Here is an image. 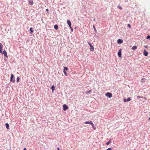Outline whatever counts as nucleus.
Returning <instances> with one entry per match:
<instances>
[{
    "label": "nucleus",
    "mask_w": 150,
    "mask_h": 150,
    "mask_svg": "<svg viewBox=\"0 0 150 150\" xmlns=\"http://www.w3.org/2000/svg\"><path fill=\"white\" fill-rule=\"evenodd\" d=\"M17 81L18 82H19V78L18 77H17Z\"/></svg>",
    "instance_id": "nucleus-24"
},
{
    "label": "nucleus",
    "mask_w": 150,
    "mask_h": 150,
    "mask_svg": "<svg viewBox=\"0 0 150 150\" xmlns=\"http://www.w3.org/2000/svg\"><path fill=\"white\" fill-rule=\"evenodd\" d=\"M68 70V68L66 67H64V71H67Z\"/></svg>",
    "instance_id": "nucleus-17"
},
{
    "label": "nucleus",
    "mask_w": 150,
    "mask_h": 150,
    "mask_svg": "<svg viewBox=\"0 0 150 150\" xmlns=\"http://www.w3.org/2000/svg\"><path fill=\"white\" fill-rule=\"evenodd\" d=\"M63 110L64 111H66L68 108L66 104H64L63 105Z\"/></svg>",
    "instance_id": "nucleus-5"
},
{
    "label": "nucleus",
    "mask_w": 150,
    "mask_h": 150,
    "mask_svg": "<svg viewBox=\"0 0 150 150\" xmlns=\"http://www.w3.org/2000/svg\"><path fill=\"white\" fill-rule=\"evenodd\" d=\"M148 120H150V117L149 118Z\"/></svg>",
    "instance_id": "nucleus-35"
},
{
    "label": "nucleus",
    "mask_w": 150,
    "mask_h": 150,
    "mask_svg": "<svg viewBox=\"0 0 150 150\" xmlns=\"http://www.w3.org/2000/svg\"><path fill=\"white\" fill-rule=\"evenodd\" d=\"M122 50V49H120L118 53V55L119 57H121V52Z\"/></svg>",
    "instance_id": "nucleus-4"
},
{
    "label": "nucleus",
    "mask_w": 150,
    "mask_h": 150,
    "mask_svg": "<svg viewBox=\"0 0 150 150\" xmlns=\"http://www.w3.org/2000/svg\"><path fill=\"white\" fill-rule=\"evenodd\" d=\"M3 45L1 43H0V52L1 53H2V50L3 48Z\"/></svg>",
    "instance_id": "nucleus-8"
},
{
    "label": "nucleus",
    "mask_w": 150,
    "mask_h": 150,
    "mask_svg": "<svg viewBox=\"0 0 150 150\" xmlns=\"http://www.w3.org/2000/svg\"><path fill=\"white\" fill-rule=\"evenodd\" d=\"M137 48V47L136 46H133L132 48V49L133 50H135Z\"/></svg>",
    "instance_id": "nucleus-16"
},
{
    "label": "nucleus",
    "mask_w": 150,
    "mask_h": 150,
    "mask_svg": "<svg viewBox=\"0 0 150 150\" xmlns=\"http://www.w3.org/2000/svg\"><path fill=\"white\" fill-rule=\"evenodd\" d=\"M67 24H68L69 26L70 27H71V24L70 21L69 20H68L67 21Z\"/></svg>",
    "instance_id": "nucleus-12"
},
{
    "label": "nucleus",
    "mask_w": 150,
    "mask_h": 150,
    "mask_svg": "<svg viewBox=\"0 0 150 150\" xmlns=\"http://www.w3.org/2000/svg\"><path fill=\"white\" fill-rule=\"evenodd\" d=\"M46 11H48V10H48V9H46Z\"/></svg>",
    "instance_id": "nucleus-33"
},
{
    "label": "nucleus",
    "mask_w": 150,
    "mask_h": 150,
    "mask_svg": "<svg viewBox=\"0 0 150 150\" xmlns=\"http://www.w3.org/2000/svg\"><path fill=\"white\" fill-rule=\"evenodd\" d=\"M63 72H64V74H65V75L66 76H67V73H66V71H63Z\"/></svg>",
    "instance_id": "nucleus-23"
},
{
    "label": "nucleus",
    "mask_w": 150,
    "mask_h": 150,
    "mask_svg": "<svg viewBox=\"0 0 150 150\" xmlns=\"http://www.w3.org/2000/svg\"><path fill=\"white\" fill-rule=\"evenodd\" d=\"M149 38H150V35H148L147 36V37H146V39H149Z\"/></svg>",
    "instance_id": "nucleus-26"
},
{
    "label": "nucleus",
    "mask_w": 150,
    "mask_h": 150,
    "mask_svg": "<svg viewBox=\"0 0 150 150\" xmlns=\"http://www.w3.org/2000/svg\"><path fill=\"white\" fill-rule=\"evenodd\" d=\"M57 150H59V148H57Z\"/></svg>",
    "instance_id": "nucleus-34"
},
{
    "label": "nucleus",
    "mask_w": 150,
    "mask_h": 150,
    "mask_svg": "<svg viewBox=\"0 0 150 150\" xmlns=\"http://www.w3.org/2000/svg\"><path fill=\"white\" fill-rule=\"evenodd\" d=\"M51 89L52 90V92H53L55 89V87L54 85H52V86Z\"/></svg>",
    "instance_id": "nucleus-14"
},
{
    "label": "nucleus",
    "mask_w": 150,
    "mask_h": 150,
    "mask_svg": "<svg viewBox=\"0 0 150 150\" xmlns=\"http://www.w3.org/2000/svg\"><path fill=\"white\" fill-rule=\"evenodd\" d=\"M127 26L129 27V28H131V26L129 24H128L127 25Z\"/></svg>",
    "instance_id": "nucleus-28"
},
{
    "label": "nucleus",
    "mask_w": 150,
    "mask_h": 150,
    "mask_svg": "<svg viewBox=\"0 0 150 150\" xmlns=\"http://www.w3.org/2000/svg\"><path fill=\"white\" fill-rule=\"evenodd\" d=\"M117 43L118 44H121L123 43V41L121 39H118L117 41Z\"/></svg>",
    "instance_id": "nucleus-9"
},
{
    "label": "nucleus",
    "mask_w": 150,
    "mask_h": 150,
    "mask_svg": "<svg viewBox=\"0 0 150 150\" xmlns=\"http://www.w3.org/2000/svg\"><path fill=\"white\" fill-rule=\"evenodd\" d=\"M30 34H31L33 32V30L32 28H30Z\"/></svg>",
    "instance_id": "nucleus-15"
},
{
    "label": "nucleus",
    "mask_w": 150,
    "mask_h": 150,
    "mask_svg": "<svg viewBox=\"0 0 150 150\" xmlns=\"http://www.w3.org/2000/svg\"><path fill=\"white\" fill-rule=\"evenodd\" d=\"M131 100V98L130 97H129L127 99V101L128 102Z\"/></svg>",
    "instance_id": "nucleus-21"
},
{
    "label": "nucleus",
    "mask_w": 150,
    "mask_h": 150,
    "mask_svg": "<svg viewBox=\"0 0 150 150\" xmlns=\"http://www.w3.org/2000/svg\"><path fill=\"white\" fill-rule=\"evenodd\" d=\"M112 149L110 148H109L108 149H107L106 150H111Z\"/></svg>",
    "instance_id": "nucleus-29"
},
{
    "label": "nucleus",
    "mask_w": 150,
    "mask_h": 150,
    "mask_svg": "<svg viewBox=\"0 0 150 150\" xmlns=\"http://www.w3.org/2000/svg\"><path fill=\"white\" fill-rule=\"evenodd\" d=\"M118 8L120 9H122V7L119 5L118 6Z\"/></svg>",
    "instance_id": "nucleus-22"
},
{
    "label": "nucleus",
    "mask_w": 150,
    "mask_h": 150,
    "mask_svg": "<svg viewBox=\"0 0 150 150\" xmlns=\"http://www.w3.org/2000/svg\"><path fill=\"white\" fill-rule=\"evenodd\" d=\"M54 28L56 30L58 29V27L57 25H54Z\"/></svg>",
    "instance_id": "nucleus-18"
},
{
    "label": "nucleus",
    "mask_w": 150,
    "mask_h": 150,
    "mask_svg": "<svg viewBox=\"0 0 150 150\" xmlns=\"http://www.w3.org/2000/svg\"><path fill=\"white\" fill-rule=\"evenodd\" d=\"M137 98H142V97H141V96H137Z\"/></svg>",
    "instance_id": "nucleus-32"
},
{
    "label": "nucleus",
    "mask_w": 150,
    "mask_h": 150,
    "mask_svg": "<svg viewBox=\"0 0 150 150\" xmlns=\"http://www.w3.org/2000/svg\"><path fill=\"white\" fill-rule=\"evenodd\" d=\"M127 101V100L126 99H124V102H126Z\"/></svg>",
    "instance_id": "nucleus-27"
},
{
    "label": "nucleus",
    "mask_w": 150,
    "mask_h": 150,
    "mask_svg": "<svg viewBox=\"0 0 150 150\" xmlns=\"http://www.w3.org/2000/svg\"><path fill=\"white\" fill-rule=\"evenodd\" d=\"M33 3L32 0H30L29 1V5H33Z\"/></svg>",
    "instance_id": "nucleus-11"
},
{
    "label": "nucleus",
    "mask_w": 150,
    "mask_h": 150,
    "mask_svg": "<svg viewBox=\"0 0 150 150\" xmlns=\"http://www.w3.org/2000/svg\"><path fill=\"white\" fill-rule=\"evenodd\" d=\"M3 53L4 54V56L6 57H8V56L7 53L6 52L5 50H4L3 51Z\"/></svg>",
    "instance_id": "nucleus-6"
},
{
    "label": "nucleus",
    "mask_w": 150,
    "mask_h": 150,
    "mask_svg": "<svg viewBox=\"0 0 150 150\" xmlns=\"http://www.w3.org/2000/svg\"><path fill=\"white\" fill-rule=\"evenodd\" d=\"M5 125L6 127V128L7 129H9V124L7 123H6L5 124Z\"/></svg>",
    "instance_id": "nucleus-13"
},
{
    "label": "nucleus",
    "mask_w": 150,
    "mask_h": 150,
    "mask_svg": "<svg viewBox=\"0 0 150 150\" xmlns=\"http://www.w3.org/2000/svg\"><path fill=\"white\" fill-rule=\"evenodd\" d=\"M92 125V127L94 128V130H95V128H94V125H93H93Z\"/></svg>",
    "instance_id": "nucleus-30"
},
{
    "label": "nucleus",
    "mask_w": 150,
    "mask_h": 150,
    "mask_svg": "<svg viewBox=\"0 0 150 150\" xmlns=\"http://www.w3.org/2000/svg\"><path fill=\"white\" fill-rule=\"evenodd\" d=\"M85 123L86 124H90L91 125H93V123L91 121H86L85 122Z\"/></svg>",
    "instance_id": "nucleus-7"
},
{
    "label": "nucleus",
    "mask_w": 150,
    "mask_h": 150,
    "mask_svg": "<svg viewBox=\"0 0 150 150\" xmlns=\"http://www.w3.org/2000/svg\"><path fill=\"white\" fill-rule=\"evenodd\" d=\"M111 143V141H108L106 143V144L107 145H108L109 144H110Z\"/></svg>",
    "instance_id": "nucleus-19"
},
{
    "label": "nucleus",
    "mask_w": 150,
    "mask_h": 150,
    "mask_svg": "<svg viewBox=\"0 0 150 150\" xmlns=\"http://www.w3.org/2000/svg\"><path fill=\"white\" fill-rule=\"evenodd\" d=\"M11 81L14 83L15 82V78L13 74H12L11 77Z\"/></svg>",
    "instance_id": "nucleus-1"
},
{
    "label": "nucleus",
    "mask_w": 150,
    "mask_h": 150,
    "mask_svg": "<svg viewBox=\"0 0 150 150\" xmlns=\"http://www.w3.org/2000/svg\"><path fill=\"white\" fill-rule=\"evenodd\" d=\"M88 44L89 45L90 47V50L92 51H93L94 50V48L91 45V43H90L89 42H88Z\"/></svg>",
    "instance_id": "nucleus-2"
},
{
    "label": "nucleus",
    "mask_w": 150,
    "mask_h": 150,
    "mask_svg": "<svg viewBox=\"0 0 150 150\" xmlns=\"http://www.w3.org/2000/svg\"><path fill=\"white\" fill-rule=\"evenodd\" d=\"M91 92V90H90L89 91H87L86 92V93L87 94H88V93H89L90 92Z\"/></svg>",
    "instance_id": "nucleus-20"
},
{
    "label": "nucleus",
    "mask_w": 150,
    "mask_h": 150,
    "mask_svg": "<svg viewBox=\"0 0 150 150\" xmlns=\"http://www.w3.org/2000/svg\"><path fill=\"white\" fill-rule=\"evenodd\" d=\"M145 79V78H142L141 80V81L142 83H143V80L144 79Z\"/></svg>",
    "instance_id": "nucleus-25"
},
{
    "label": "nucleus",
    "mask_w": 150,
    "mask_h": 150,
    "mask_svg": "<svg viewBox=\"0 0 150 150\" xmlns=\"http://www.w3.org/2000/svg\"><path fill=\"white\" fill-rule=\"evenodd\" d=\"M71 29V30L72 31H73V28H71V27H70Z\"/></svg>",
    "instance_id": "nucleus-31"
},
{
    "label": "nucleus",
    "mask_w": 150,
    "mask_h": 150,
    "mask_svg": "<svg viewBox=\"0 0 150 150\" xmlns=\"http://www.w3.org/2000/svg\"><path fill=\"white\" fill-rule=\"evenodd\" d=\"M105 96L109 98H111L112 97V94L111 93L108 92L105 94Z\"/></svg>",
    "instance_id": "nucleus-3"
},
{
    "label": "nucleus",
    "mask_w": 150,
    "mask_h": 150,
    "mask_svg": "<svg viewBox=\"0 0 150 150\" xmlns=\"http://www.w3.org/2000/svg\"><path fill=\"white\" fill-rule=\"evenodd\" d=\"M93 28H94L95 29V27L94 26H93Z\"/></svg>",
    "instance_id": "nucleus-36"
},
{
    "label": "nucleus",
    "mask_w": 150,
    "mask_h": 150,
    "mask_svg": "<svg viewBox=\"0 0 150 150\" xmlns=\"http://www.w3.org/2000/svg\"><path fill=\"white\" fill-rule=\"evenodd\" d=\"M148 52L145 50H144V54L145 56H147L148 55Z\"/></svg>",
    "instance_id": "nucleus-10"
}]
</instances>
